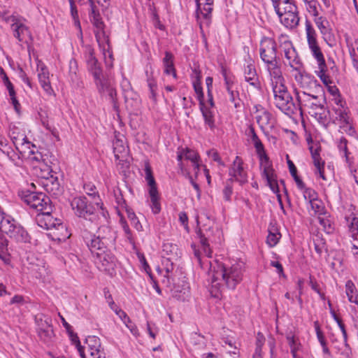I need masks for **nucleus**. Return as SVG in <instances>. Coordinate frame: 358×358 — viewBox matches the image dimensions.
<instances>
[{
  "label": "nucleus",
  "instance_id": "54",
  "mask_svg": "<svg viewBox=\"0 0 358 358\" xmlns=\"http://www.w3.org/2000/svg\"><path fill=\"white\" fill-rule=\"evenodd\" d=\"M136 255L144 271L150 276V278H152L151 268L146 261L145 255L138 251L136 252Z\"/></svg>",
  "mask_w": 358,
  "mask_h": 358
},
{
  "label": "nucleus",
  "instance_id": "25",
  "mask_svg": "<svg viewBox=\"0 0 358 358\" xmlns=\"http://www.w3.org/2000/svg\"><path fill=\"white\" fill-rule=\"evenodd\" d=\"M83 188L85 193L88 196H92V199H94V203L96 205V209L98 210L99 213L101 214V215L105 219H106L108 215V211L104 209L103 203L101 202V199L99 198L95 185L92 183H87L84 185Z\"/></svg>",
  "mask_w": 358,
  "mask_h": 358
},
{
  "label": "nucleus",
  "instance_id": "62",
  "mask_svg": "<svg viewBox=\"0 0 358 358\" xmlns=\"http://www.w3.org/2000/svg\"><path fill=\"white\" fill-rule=\"evenodd\" d=\"M314 327L315 329L317 338L321 345L327 344L323 333L321 331L320 324L317 321L314 322Z\"/></svg>",
  "mask_w": 358,
  "mask_h": 358
},
{
  "label": "nucleus",
  "instance_id": "9",
  "mask_svg": "<svg viewBox=\"0 0 358 358\" xmlns=\"http://www.w3.org/2000/svg\"><path fill=\"white\" fill-rule=\"evenodd\" d=\"M113 152L116 165L121 172H126L130 165V157L128 146L124 139L115 138L113 141Z\"/></svg>",
  "mask_w": 358,
  "mask_h": 358
},
{
  "label": "nucleus",
  "instance_id": "60",
  "mask_svg": "<svg viewBox=\"0 0 358 358\" xmlns=\"http://www.w3.org/2000/svg\"><path fill=\"white\" fill-rule=\"evenodd\" d=\"M177 251L178 247L176 245L170 243H164L163 252L167 255H177Z\"/></svg>",
  "mask_w": 358,
  "mask_h": 358
},
{
  "label": "nucleus",
  "instance_id": "19",
  "mask_svg": "<svg viewBox=\"0 0 358 358\" xmlns=\"http://www.w3.org/2000/svg\"><path fill=\"white\" fill-rule=\"evenodd\" d=\"M243 159L236 156L229 170V175L231 180H236L241 184H244L248 181V174L243 167Z\"/></svg>",
  "mask_w": 358,
  "mask_h": 358
},
{
  "label": "nucleus",
  "instance_id": "49",
  "mask_svg": "<svg viewBox=\"0 0 358 358\" xmlns=\"http://www.w3.org/2000/svg\"><path fill=\"white\" fill-rule=\"evenodd\" d=\"M280 7L282 8V12L285 13H298L297 7L294 3L293 0H279L276 2Z\"/></svg>",
  "mask_w": 358,
  "mask_h": 358
},
{
  "label": "nucleus",
  "instance_id": "39",
  "mask_svg": "<svg viewBox=\"0 0 358 358\" xmlns=\"http://www.w3.org/2000/svg\"><path fill=\"white\" fill-rule=\"evenodd\" d=\"M163 64L164 66V73L171 74L173 78H176V72L173 64V55L171 52H165V56L163 59Z\"/></svg>",
  "mask_w": 358,
  "mask_h": 358
},
{
  "label": "nucleus",
  "instance_id": "35",
  "mask_svg": "<svg viewBox=\"0 0 358 358\" xmlns=\"http://www.w3.org/2000/svg\"><path fill=\"white\" fill-rule=\"evenodd\" d=\"M285 57L287 61V64L294 70L298 71L302 66L300 59L295 48L292 49L289 51L286 52Z\"/></svg>",
  "mask_w": 358,
  "mask_h": 358
},
{
  "label": "nucleus",
  "instance_id": "14",
  "mask_svg": "<svg viewBox=\"0 0 358 358\" xmlns=\"http://www.w3.org/2000/svg\"><path fill=\"white\" fill-rule=\"evenodd\" d=\"M24 201L31 208L41 213L51 209L50 199L43 193L30 192L24 196Z\"/></svg>",
  "mask_w": 358,
  "mask_h": 358
},
{
  "label": "nucleus",
  "instance_id": "17",
  "mask_svg": "<svg viewBox=\"0 0 358 358\" xmlns=\"http://www.w3.org/2000/svg\"><path fill=\"white\" fill-rule=\"evenodd\" d=\"M245 80L254 88L259 90L261 84L255 66V61L250 56L245 58L243 65Z\"/></svg>",
  "mask_w": 358,
  "mask_h": 358
},
{
  "label": "nucleus",
  "instance_id": "10",
  "mask_svg": "<svg viewBox=\"0 0 358 358\" xmlns=\"http://www.w3.org/2000/svg\"><path fill=\"white\" fill-rule=\"evenodd\" d=\"M332 119L339 125L343 132L353 136L355 130L352 127V120L349 116V110L345 107L332 106Z\"/></svg>",
  "mask_w": 358,
  "mask_h": 358
},
{
  "label": "nucleus",
  "instance_id": "58",
  "mask_svg": "<svg viewBox=\"0 0 358 358\" xmlns=\"http://www.w3.org/2000/svg\"><path fill=\"white\" fill-rule=\"evenodd\" d=\"M120 222L121 227H122V229L124 230L126 238H127V240L129 241L130 243L134 244V241L131 231L129 229V225L127 224L126 220L124 219L123 217H120Z\"/></svg>",
  "mask_w": 358,
  "mask_h": 358
},
{
  "label": "nucleus",
  "instance_id": "43",
  "mask_svg": "<svg viewBox=\"0 0 358 358\" xmlns=\"http://www.w3.org/2000/svg\"><path fill=\"white\" fill-rule=\"evenodd\" d=\"M337 148L340 155L345 158L347 163L350 162L349 155L350 152L348 150V141L344 136H341L336 141Z\"/></svg>",
  "mask_w": 358,
  "mask_h": 358
},
{
  "label": "nucleus",
  "instance_id": "59",
  "mask_svg": "<svg viewBox=\"0 0 358 358\" xmlns=\"http://www.w3.org/2000/svg\"><path fill=\"white\" fill-rule=\"evenodd\" d=\"M0 150L3 154H6L7 156L10 157V154L11 152V148L8 145V141L1 134H0Z\"/></svg>",
  "mask_w": 358,
  "mask_h": 358
},
{
  "label": "nucleus",
  "instance_id": "38",
  "mask_svg": "<svg viewBox=\"0 0 358 358\" xmlns=\"http://www.w3.org/2000/svg\"><path fill=\"white\" fill-rule=\"evenodd\" d=\"M85 343L87 345L90 355H94V354H97L98 350H103L100 339L97 336H87L85 339Z\"/></svg>",
  "mask_w": 358,
  "mask_h": 358
},
{
  "label": "nucleus",
  "instance_id": "26",
  "mask_svg": "<svg viewBox=\"0 0 358 358\" xmlns=\"http://www.w3.org/2000/svg\"><path fill=\"white\" fill-rule=\"evenodd\" d=\"M84 240L91 252L95 256L97 253L107 249V246L95 234H86Z\"/></svg>",
  "mask_w": 358,
  "mask_h": 358
},
{
  "label": "nucleus",
  "instance_id": "50",
  "mask_svg": "<svg viewBox=\"0 0 358 358\" xmlns=\"http://www.w3.org/2000/svg\"><path fill=\"white\" fill-rule=\"evenodd\" d=\"M310 204L311 210L314 212L315 215L318 216H321L327 212L325 211V207L324 206L322 200L318 199V198L314 201L309 202Z\"/></svg>",
  "mask_w": 358,
  "mask_h": 358
},
{
  "label": "nucleus",
  "instance_id": "11",
  "mask_svg": "<svg viewBox=\"0 0 358 358\" xmlns=\"http://www.w3.org/2000/svg\"><path fill=\"white\" fill-rule=\"evenodd\" d=\"M145 180L149 186L148 193L151 200L152 210L155 214L159 213L161 210L160 203L159 202V193L156 185V182L152 176V169L148 161L144 162Z\"/></svg>",
  "mask_w": 358,
  "mask_h": 358
},
{
  "label": "nucleus",
  "instance_id": "27",
  "mask_svg": "<svg viewBox=\"0 0 358 358\" xmlns=\"http://www.w3.org/2000/svg\"><path fill=\"white\" fill-rule=\"evenodd\" d=\"M49 210H45L44 212L38 214L36 217V222L41 228L47 230H52L55 227L57 222H59V220L54 218Z\"/></svg>",
  "mask_w": 358,
  "mask_h": 358
},
{
  "label": "nucleus",
  "instance_id": "29",
  "mask_svg": "<svg viewBox=\"0 0 358 358\" xmlns=\"http://www.w3.org/2000/svg\"><path fill=\"white\" fill-rule=\"evenodd\" d=\"M0 76L2 79L3 85H5V87H6V89L8 91V94H9L11 102H12L15 109L16 110H18V107L20 106V103L18 102V101L16 98L14 87H13V84L11 83V82L10 81L8 77L7 76L5 71L1 66H0Z\"/></svg>",
  "mask_w": 358,
  "mask_h": 358
},
{
  "label": "nucleus",
  "instance_id": "55",
  "mask_svg": "<svg viewBox=\"0 0 358 358\" xmlns=\"http://www.w3.org/2000/svg\"><path fill=\"white\" fill-rule=\"evenodd\" d=\"M303 193L305 200L310 202L317 199V192L312 188L305 187L301 190Z\"/></svg>",
  "mask_w": 358,
  "mask_h": 358
},
{
  "label": "nucleus",
  "instance_id": "42",
  "mask_svg": "<svg viewBox=\"0 0 358 358\" xmlns=\"http://www.w3.org/2000/svg\"><path fill=\"white\" fill-rule=\"evenodd\" d=\"M8 135L15 148L27 138L23 131L15 127L10 129Z\"/></svg>",
  "mask_w": 358,
  "mask_h": 358
},
{
  "label": "nucleus",
  "instance_id": "51",
  "mask_svg": "<svg viewBox=\"0 0 358 358\" xmlns=\"http://www.w3.org/2000/svg\"><path fill=\"white\" fill-rule=\"evenodd\" d=\"M0 259L5 263H8L10 261L8 241L3 238H0Z\"/></svg>",
  "mask_w": 358,
  "mask_h": 358
},
{
  "label": "nucleus",
  "instance_id": "24",
  "mask_svg": "<svg viewBox=\"0 0 358 358\" xmlns=\"http://www.w3.org/2000/svg\"><path fill=\"white\" fill-rule=\"evenodd\" d=\"M311 157L313 159V164L315 167V174L319 175L320 178L324 181L328 180V178L324 173V161L320 157V149L318 147L310 146L309 148Z\"/></svg>",
  "mask_w": 358,
  "mask_h": 358
},
{
  "label": "nucleus",
  "instance_id": "33",
  "mask_svg": "<svg viewBox=\"0 0 358 358\" xmlns=\"http://www.w3.org/2000/svg\"><path fill=\"white\" fill-rule=\"evenodd\" d=\"M286 339L292 357H296L298 355V352L302 348L299 337L292 331H289L286 334Z\"/></svg>",
  "mask_w": 358,
  "mask_h": 358
},
{
  "label": "nucleus",
  "instance_id": "40",
  "mask_svg": "<svg viewBox=\"0 0 358 358\" xmlns=\"http://www.w3.org/2000/svg\"><path fill=\"white\" fill-rule=\"evenodd\" d=\"M200 109L205 120V123L208 124L210 129H213L215 127L214 111L204 106L203 102L201 101L200 103Z\"/></svg>",
  "mask_w": 358,
  "mask_h": 358
},
{
  "label": "nucleus",
  "instance_id": "37",
  "mask_svg": "<svg viewBox=\"0 0 358 358\" xmlns=\"http://www.w3.org/2000/svg\"><path fill=\"white\" fill-rule=\"evenodd\" d=\"M348 222V229L351 237L358 241V215L352 213L346 217Z\"/></svg>",
  "mask_w": 358,
  "mask_h": 358
},
{
  "label": "nucleus",
  "instance_id": "46",
  "mask_svg": "<svg viewBox=\"0 0 358 358\" xmlns=\"http://www.w3.org/2000/svg\"><path fill=\"white\" fill-rule=\"evenodd\" d=\"M306 11L311 16H316L320 10H322L317 0H302Z\"/></svg>",
  "mask_w": 358,
  "mask_h": 358
},
{
  "label": "nucleus",
  "instance_id": "5",
  "mask_svg": "<svg viewBox=\"0 0 358 358\" xmlns=\"http://www.w3.org/2000/svg\"><path fill=\"white\" fill-rule=\"evenodd\" d=\"M259 55L261 59L266 65L269 76L282 73L277 59V45L273 38L267 36L262 38L259 44Z\"/></svg>",
  "mask_w": 358,
  "mask_h": 358
},
{
  "label": "nucleus",
  "instance_id": "12",
  "mask_svg": "<svg viewBox=\"0 0 358 358\" xmlns=\"http://www.w3.org/2000/svg\"><path fill=\"white\" fill-rule=\"evenodd\" d=\"M94 257V262L99 270L110 275L115 273L117 260L110 251L106 249L97 253Z\"/></svg>",
  "mask_w": 358,
  "mask_h": 358
},
{
  "label": "nucleus",
  "instance_id": "16",
  "mask_svg": "<svg viewBox=\"0 0 358 358\" xmlns=\"http://www.w3.org/2000/svg\"><path fill=\"white\" fill-rule=\"evenodd\" d=\"M71 206L74 213L84 219H88L90 215L95 213V210H98L92 206L88 205L86 198L84 196L74 198L71 203Z\"/></svg>",
  "mask_w": 358,
  "mask_h": 358
},
{
  "label": "nucleus",
  "instance_id": "13",
  "mask_svg": "<svg viewBox=\"0 0 358 358\" xmlns=\"http://www.w3.org/2000/svg\"><path fill=\"white\" fill-rule=\"evenodd\" d=\"M196 3V17L200 29L208 26L211 20L214 0H195Z\"/></svg>",
  "mask_w": 358,
  "mask_h": 358
},
{
  "label": "nucleus",
  "instance_id": "56",
  "mask_svg": "<svg viewBox=\"0 0 358 358\" xmlns=\"http://www.w3.org/2000/svg\"><path fill=\"white\" fill-rule=\"evenodd\" d=\"M148 86L150 90V98L155 102L157 101V85L156 81L153 78H148Z\"/></svg>",
  "mask_w": 358,
  "mask_h": 358
},
{
  "label": "nucleus",
  "instance_id": "6",
  "mask_svg": "<svg viewBox=\"0 0 358 358\" xmlns=\"http://www.w3.org/2000/svg\"><path fill=\"white\" fill-rule=\"evenodd\" d=\"M305 27L308 48L312 56L317 61L318 65V70L316 71V74L320 78L322 82L325 83L327 82V80H328L326 77L327 67L324 55L317 41L316 31L311 23L308 20L306 22Z\"/></svg>",
  "mask_w": 358,
  "mask_h": 358
},
{
  "label": "nucleus",
  "instance_id": "1",
  "mask_svg": "<svg viewBox=\"0 0 358 358\" xmlns=\"http://www.w3.org/2000/svg\"><path fill=\"white\" fill-rule=\"evenodd\" d=\"M209 265L208 275L210 278V294L215 298H220L223 286L229 289H234L243 280L244 265L243 262H235L232 264H223L218 260L205 262Z\"/></svg>",
  "mask_w": 358,
  "mask_h": 358
},
{
  "label": "nucleus",
  "instance_id": "22",
  "mask_svg": "<svg viewBox=\"0 0 358 358\" xmlns=\"http://www.w3.org/2000/svg\"><path fill=\"white\" fill-rule=\"evenodd\" d=\"M295 71L294 80L298 85L303 90V91L308 92L317 87V81L314 76L306 72H302L300 69Z\"/></svg>",
  "mask_w": 358,
  "mask_h": 358
},
{
  "label": "nucleus",
  "instance_id": "2",
  "mask_svg": "<svg viewBox=\"0 0 358 358\" xmlns=\"http://www.w3.org/2000/svg\"><path fill=\"white\" fill-rule=\"evenodd\" d=\"M297 101V110L307 111L319 123L326 124L328 122L329 112L324 107L325 100L322 96L310 94L308 92L294 90Z\"/></svg>",
  "mask_w": 358,
  "mask_h": 358
},
{
  "label": "nucleus",
  "instance_id": "47",
  "mask_svg": "<svg viewBox=\"0 0 358 358\" xmlns=\"http://www.w3.org/2000/svg\"><path fill=\"white\" fill-rule=\"evenodd\" d=\"M280 48L283 51L284 54L294 48L289 36L282 34L278 38Z\"/></svg>",
  "mask_w": 358,
  "mask_h": 358
},
{
  "label": "nucleus",
  "instance_id": "61",
  "mask_svg": "<svg viewBox=\"0 0 358 358\" xmlns=\"http://www.w3.org/2000/svg\"><path fill=\"white\" fill-rule=\"evenodd\" d=\"M94 49L90 46H85V57L86 63L88 64L89 62H91V61H94L96 59V58L94 57Z\"/></svg>",
  "mask_w": 358,
  "mask_h": 358
},
{
  "label": "nucleus",
  "instance_id": "53",
  "mask_svg": "<svg viewBox=\"0 0 358 358\" xmlns=\"http://www.w3.org/2000/svg\"><path fill=\"white\" fill-rule=\"evenodd\" d=\"M230 101L234 103L236 108L240 107L239 92L237 87L227 91Z\"/></svg>",
  "mask_w": 358,
  "mask_h": 358
},
{
  "label": "nucleus",
  "instance_id": "15",
  "mask_svg": "<svg viewBox=\"0 0 358 358\" xmlns=\"http://www.w3.org/2000/svg\"><path fill=\"white\" fill-rule=\"evenodd\" d=\"M5 21L10 24L13 36L19 41H23L27 36H29V28L25 24V19L15 15L8 16Z\"/></svg>",
  "mask_w": 358,
  "mask_h": 358
},
{
  "label": "nucleus",
  "instance_id": "64",
  "mask_svg": "<svg viewBox=\"0 0 358 358\" xmlns=\"http://www.w3.org/2000/svg\"><path fill=\"white\" fill-rule=\"evenodd\" d=\"M193 86L194 91L197 94L198 99H199L200 101H203V93L199 80H196V81H194L193 83Z\"/></svg>",
  "mask_w": 358,
  "mask_h": 358
},
{
  "label": "nucleus",
  "instance_id": "44",
  "mask_svg": "<svg viewBox=\"0 0 358 358\" xmlns=\"http://www.w3.org/2000/svg\"><path fill=\"white\" fill-rule=\"evenodd\" d=\"M345 292L350 302L358 304V294L356 287L352 281L348 280L346 282Z\"/></svg>",
  "mask_w": 358,
  "mask_h": 358
},
{
  "label": "nucleus",
  "instance_id": "32",
  "mask_svg": "<svg viewBox=\"0 0 358 358\" xmlns=\"http://www.w3.org/2000/svg\"><path fill=\"white\" fill-rule=\"evenodd\" d=\"M313 17H314V22L320 30V34L322 35L323 38L326 39L331 34V29L330 28L329 22L325 17L320 15L319 12L317 13L316 16Z\"/></svg>",
  "mask_w": 358,
  "mask_h": 358
},
{
  "label": "nucleus",
  "instance_id": "31",
  "mask_svg": "<svg viewBox=\"0 0 358 358\" xmlns=\"http://www.w3.org/2000/svg\"><path fill=\"white\" fill-rule=\"evenodd\" d=\"M51 231H52L50 235L53 240L63 241L70 237V234L68 231L66 225L61 222L60 220L57 222L55 227H54Z\"/></svg>",
  "mask_w": 358,
  "mask_h": 358
},
{
  "label": "nucleus",
  "instance_id": "3",
  "mask_svg": "<svg viewBox=\"0 0 358 358\" xmlns=\"http://www.w3.org/2000/svg\"><path fill=\"white\" fill-rule=\"evenodd\" d=\"M270 85L273 94L274 104L283 113L292 115L297 110L293 98L285 85L282 73L269 76Z\"/></svg>",
  "mask_w": 358,
  "mask_h": 358
},
{
  "label": "nucleus",
  "instance_id": "28",
  "mask_svg": "<svg viewBox=\"0 0 358 358\" xmlns=\"http://www.w3.org/2000/svg\"><path fill=\"white\" fill-rule=\"evenodd\" d=\"M192 248L194 251V257L197 259V262L199 264L200 266L203 269L207 270L208 274L209 265L206 266L205 264V262H207L208 261H213L210 259V258L211 257L212 251L210 249L209 245L208 247L202 248V250L205 255L204 256L201 255V251L199 249H197L194 245H192Z\"/></svg>",
  "mask_w": 358,
  "mask_h": 358
},
{
  "label": "nucleus",
  "instance_id": "63",
  "mask_svg": "<svg viewBox=\"0 0 358 358\" xmlns=\"http://www.w3.org/2000/svg\"><path fill=\"white\" fill-rule=\"evenodd\" d=\"M314 245L316 252L319 255H321L326 250L325 243L319 238L314 239Z\"/></svg>",
  "mask_w": 358,
  "mask_h": 358
},
{
  "label": "nucleus",
  "instance_id": "30",
  "mask_svg": "<svg viewBox=\"0 0 358 358\" xmlns=\"http://www.w3.org/2000/svg\"><path fill=\"white\" fill-rule=\"evenodd\" d=\"M96 235L99 239H101L106 246L113 244L116 238L115 231L108 226L99 227Z\"/></svg>",
  "mask_w": 358,
  "mask_h": 358
},
{
  "label": "nucleus",
  "instance_id": "18",
  "mask_svg": "<svg viewBox=\"0 0 358 358\" xmlns=\"http://www.w3.org/2000/svg\"><path fill=\"white\" fill-rule=\"evenodd\" d=\"M99 93L108 99L110 102L114 103L116 97V90L111 82L103 76L94 80Z\"/></svg>",
  "mask_w": 358,
  "mask_h": 358
},
{
  "label": "nucleus",
  "instance_id": "34",
  "mask_svg": "<svg viewBox=\"0 0 358 358\" xmlns=\"http://www.w3.org/2000/svg\"><path fill=\"white\" fill-rule=\"evenodd\" d=\"M318 221L323 231L328 234H331L335 231V224L333 218L328 213H325L321 216L317 217Z\"/></svg>",
  "mask_w": 358,
  "mask_h": 358
},
{
  "label": "nucleus",
  "instance_id": "4",
  "mask_svg": "<svg viewBox=\"0 0 358 358\" xmlns=\"http://www.w3.org/2000/svg\"><path fill=\"white\" fill-rule=\"evenodd\" d=\"M248 136L251 138L256 153L259 158V166L262 176L266 180L268 185L273 192H278L276 176L274 173L272 163L266 152L263 143L257 135L253 127H250Z\"/></svg>",
  "mask_w": 358,
  "mask_h": 358
},
{
  "label": "nucleus",
  "instance_id": "36",
  "mask_svg": "<svg viewBox=\"0 0 358 358\" xmlns=\"http://www.w3.org/2000/svg\"><path fill=\"white\" fill-rule=\"evenodd\" d=\"M90 5V18L91 22L99 29H102L103 27V23L101 20L100 14L99 11L96 10L95 1L94 0H87Z\"/></svg>",
  "mask_w": 358,
  "mask_h": 358
},
{
  "label": "nucleus",
  "instance_id": "8",
  "mask_svg": "<svg viewBox=\"0 0 358 358\" xmlns=\"http://www.w3.org/2000/svg\"><path fill=\"white\" fill-rule=\"evenodd\" d=\"M7 219L8 220L1 222L0 230L17 242H29L30 238L25 229L18 224L11 217Z\"/></svg>",
  "mask_w": 358,
  "mask_h": 358
},
{
  "label": "nucleus",
  "instance_id": "21",
  "mask_svg": "<svg viewBox=\"0 0 358 358\" xmlns=\"http://www.w3.org/2000/svg\"><path fill=\"white\" fill-rule=\"evenodd\" d=\"M276 14L281 23L287 28H294L296 27L299 22V17L298 13H285L282 12V8L280 7V5L275 4L273 6Z\"/></svg>",
  "mask_w": 358,
  "mask_h": 358
},
{
  "label": "nucleus",
  "instance_id": "23",
  "mask_svg": "<svg viewBox=\"0 0 358 358\" xmlns=\"http://www.w3.org/2000/svg\"><path fill=\"white\" fill-rule=\"evenodd\" d=\"M255 108V119L259 127L262 129L272 128L274 125V120L272 114L261 106H257Z\"/></svg>",
  "mask_w": 358,
  "mask_h": 358
},
{
  "label": "nucleus",
  "instance_id": "7",
  "mask_svg": "<svg viewBox=\"0 0 358 358\" xmlns=\"http://www.w3.org/2000/svg\"><path fill=\"white\" fill-rule=\"evenodd\" d=\"M177 161L182 174L191 173L189 166L192 168L194 178H197L201 161L198 152L188 148H179L177 151Z\"/></svg>",
  "mask_w": 358,
  "mask_h": 358
},
{
  "label": "nucleus",
  "instance_id": "52",
  "mask_svg": "<svg viewBox=\"0 0 358 358\" xmlns=\"http://www.w3.org/2000/svg\"><path fill=\"white\" fill-rule=\"evenodd\" d=\"M127 214L134 228L138 231H143V226L137 218L135 213L131 209H127Z\"/></svg>",
  "mask_w": 358,
  "mask_h": 358
},
{
  "label": "nucleus",
  "instance_id": "41",
  "mask_svg": "<svg viewBox=\"0 0 358 358\" xmlns=\"http://www.w3.org/2000/svg\"><path fill=\"white\" fill-rule=\"evenodd\" d=\"M15 148L23 157H30L34 154L36 146L27 138Z\"/></svg>",
  "mask_w": 358,
  "mask_h": 358
},
{
  "label": "nucleus",
  "instance_id": "45",
  "mask_svg": "<svg viewBox=\"0 0 358 358\" xmlns=\"http://www.w3.org/2000/svg\"><path fill=\"white\" fill-rule=\"evenodd\" d=\"M281 234L278 231V229L274 226H272L268 229V235L266 238V243L270 247H274L278 243Z\"/></svg>",
  "mask_w": 358,
  "mask_h": 358
},
{
  "label": "nucleus",
  "instance_id": "57",
  "mask_svg": "<svg viewBox=\"0 0 358 358\" xmlns=\"http://www.w3.org/2000/svg\"><path fill=\"white\" fill-rule=\"evenodd\" d=\"M326 77L328 80H327V82H322L327 87V90L329 92L331 95H332L333 97L336 96L340 94L339 90L338 87L333 84V82L331 81L330 77L326 73Z\"/></svg>",
  "mask_w": 358,
  "mask_h": 358
},
{
  "label": "nucleus",
  "instance_id": "20",
  "mask_svg": "<svg viewBox=\"0 0 358 358\" xmlns=\"http://www.w3.org/2000/svg\"><path fill=\"white\" fill-rule=\"evenodd\" d=\"M37 73L38 81L44 92L49 96L53 95L55 93L51 86L49 71L41 61L37 62Z\"/></svg>",
  "mask_w": 358,
  "mask_h": 358
},
{
  "label": "nucleus",
  "instance_id": "48",
  "mask_svg": "<svg viewBox=\"0 0 358 358\" xmlns=\"http://www.w3.org/2000/svg\"><path fill=\"white\" fill-rule=\"evenodd\" d=\"M87 66L88 71L92 73L94 80L103 76L102 69L97 59L91 61V62L87 64Z\"/></svg>",
  "mask_w": 358,
  "mask_h": 358
}]
</instances>
